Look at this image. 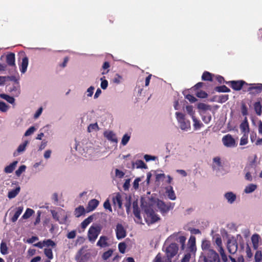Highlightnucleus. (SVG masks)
<instances>
[{
	"mask_svg": "<svg viewBox=\"0 0 262 262\" xmlns=\"http://www.w3.org/2000/svg\"><path fill=\"white\" fill-rule=\"evenodd\" d=\"M200 258L204 262H220V258L219 254L214 250L201 253Z\"/></svg>",
	"mask_w": 262,
	"mask_h": 262,
	"instance_id": "f257e3e1",
	"label": "nucleus"
},
{
	"mask_svg": "<svg viewBox=\"0 0 262 262\" xmlns=\"http://www.w3.org/2000/svg\"><path fill=\"white\" fill-rule=\"evenodd\" d=\"M145 215L144 216L146 223L148 224H152L160 220V217L155 211L150 207H146L144 209Z\"/></svg>",
	"mask_w": 262,
	"mask_h": 262,
	"instance_id": "f03ea898",
	"label": "nucleus"
},
{
	"mask_svg": "<svg viewBox=\"0 0 262 262\" xmlns=\"http://www.w3.org/2000/svg\"><path fill=\"white\" fill-rule=\"evenodd\" d=\"M245 172V178L248 181H252L253 180V174L254 177L256 175V165L255 161L253 160L246 165L244 168Z\"/></svg>",
	"mask_w": 262,
	"mask_h": 262,
	"instance_id": "7ed1b4c3",
	"label": "nucleus"
},
{
	"mask_svg": "<svg viewBox=\"0 0 262 262\" xmlns=\"http://www.w3.org/2000/svg\"><path fill=\"white\" fill-rule=\"evenodd\" d=\"M174 203L168 202L165 203L164 201L158 199L157 206L162 214H166L170 210L172 209L174 206Z\"/></svg>",
	"mask_w": 262,
	"mask_h": 262,
	"instance_id": "20e7f679",
	"label": "nucleus"
},
{
	"mask_svg": "<svg viewBox=\"0 0 262 262\" xmlns=\"http://www.w3.org/2000/svg\"><path fill=\"white\" fill-rule=\"evenodd\" d=\"M176 118L182 130H187L190 128V121L185 120V115L182 113H176Z\"/></svg>",
	"mask_w": 262,
	"mask_h": 262,
	"instance_id": "39448f33",
	"label": "nucleus"
},
{
	"mask_svg": "<svg viewBox=\"0 0 262 262\" xmlns=\"http://www.w3.org/2000/svg\"><path fill=\"white\" fill-rule=\"evenodd\" d=\"M244 92H249L252 95H256L262 92V83H248Z\"/></svg>",
	"mask_w": 262,
	"mask_h": 262,
	"instance_id": "423d86ee",
	"label": "nucleus"
},
{
	"mask_svg": "<svg viewBox=\"0 0 262 262\" xmlns=\"http://www.w3.org/2000/svg\"><path fill=\"white\" fill-rule=\"evenodd\" d=\"M86 248L82 247L77 252L75 255V260L77 262H86L89 259L90 254L86 252Z\"/></svg>",
	"mask_w": 262,
	"mask_h": 262,
	"instance_id": "0eeeda50",
	"label": "nucleus"
},
{
	"mask_svg": "<svg viewBox=\"0 0 262 262\" xmlns=\"http://www.w3.org/2000/svg\"><path fill=\"white\" fill-rule=\"evenodd\" d=\"M226 83L229 84V86L235 91H240L243 88L244 90L246 89V86L248 85V83L246 81L241 80H232L226 82Z\"/></svg>",
	"mask_w": 262,
	"mask_h": 262,
	"instance_id": "6e6552de",
	"label": "nucleus"
},
{
	"mask_svg": "<svg viewBox=\"0 0 262 262\" xmlns=\"http://www.w3.org/2000/svg\"><path fill=\"white\" fill-rule=\"evenodd\" d=\"M100 231L101 228L99 226H91L88 233L89 241L91 242L95 241L98 235L100 234Z\"/></svg>",
	"mask_w": 262,
	"mask_h": 262,
	"instance_id": "1a4fd4ad",
	"label": "nucleus"
},
{
	"mask_svg": "<svg viewBox=\"0 0 262 262\" xmlns=\"http://www.w3.org/2000/svg\"><path fill=\"white\" fill-rule=\"evenodd\" d=\"M224 145L228 147H233L236 146L235 139L230 134L224 136L222 138Z\"/></svg>",
	"mask_w": 262,
	"mask_h": 262,
	"instance_id": "9d476101",
	"label": "nucleus"
},
{
	"mask_svg": "<svg viewBox=\"0 0 262 262\" xmlns=\"http://www.w3.org/2000/svg\"><path fill=\"white\" fill-rule=\"evenodd\" d=\"M178 251V247L176 243H171L168 246L166 249L167 256L169 259H171L175 256Z\"/></svg>",
	"mask_w": 262,
	"mask_h": 262,
	"instance_id": "9b49d317",
	"label": "nucleus"
},
{
	"mask_svg": "<svg viewBox=\"0 0 262 262\" xmlns=\"http://www.w3.org/2000/svg\"><path fill=\"white\" fill-rule=\"evenodd\" d=\"M115 231L118 239H121L126 236V231L121 224L118 223L117 224Z\"/></svg>",
	"mask_w": 262,
	"mask_h": 262,
	"instance_id": "f8f14e48",
	"label": "nucleus"
},
{
	"mask_svg": "<svg viewBox=\"0 0 262 262\" xmlns=\"http://www.w3.org/2000/svg\"><path fill=\"white\" fill-rule=\"evenodd\" d=\"M227 249L228 252L233 254L235 253L238 249L237 243L236 240H229L227 243Z\"/></svg>",
	"mask_w": 262,
	"mask_h": 262,
	"instance_id": "ddd939ff",
	"label": "nucleus"
},
{
	"mask_svg": "<svg viewBox=\"0 0 262 262\" xmlns=\"http://www.w3.org/2000/svg\"><path fill=\"white\" fill-rule=\"evenodd\" d=\"M15 56L14 53H9L6 55V62L8 66L16 69Z\"/></svg>",
	"mask_w": 262,
	"mask_h": 262,
	"instance_id": "4468645a",
	"label": "nucleus"
},
{
	"mask_svg": "<svg viewBox=\"0 0 262 262\" xmlns=\"http://www.w3.org/2000/svg\"><path fill=\"white\" fill-rule=\"evenodd\" d=\"M104 137L112 142L117 143L118 142L116 134L112 130H106L103 133Z\"/></svg>",
	"mask_w": 262,
	"mask_h": 262,
	"instance_id": "2eb2a0df",
	"label": "nucleus"
},
{
	"mask_svg": "<svg viewBox=\"0 0 262 262\" xmlns=\"http://www.w3.org/2000/svg\"><path fill=\"white\" fill-rule=\"evenodd\" d=\"M201 248L203 250L202 253H205L213 250L210 241L206 239H204L202 241Z\"/></svg>",
	"mask_w": 262,
	"mask_h": 262,
	"instance_id": "dca6fc26",
	"label": "nucleus"
},
{
	"mask_svg": "<svg viewBox=\"0 0 262 262\" xmlns=\"http://www.w3.org/2000/svg\"><path fill=\"white\" fill-rule=\"evenodd\" d=\"M99 202L96 199H92L89 203L86 209L88 212L92 211L95 210L98 206Z\"/></svg>",
	"mask_w": 262,
	"mask_h": 262,
	"instance_id": "f3484780",
	"label": "nucleus"
},
{
	"mask_svg": "<svg viewBox=\"0 0 262 262\" xmlns=\"http://www.w3.org/2000/svg\"><path fill=\"white\" fill-rule=\"evenodd\" d=\"M188 249L190 252L194 253L196 251L195 238L191 236L188 241Z\"/></svg>",
	"mask_w": 262,
	"mask_h": 262,
	"instance_id": "a211bd4d",
	"label": "nucleus"
},
{
	"mask_svg": "<svg viewBox=\"0 0 262 262\" xmlns=\"http://www.w3.org/2000/svg\"><path fill=\"white\" fill-rule=\"evenodd\" d=\"M113 203L115 206L117 205L119 209L122 208V200L120 193H118L113 198Z\"/></svg>",
	"mask_w": 262,
	"mask_h": 262,
	"instance_id": "6ab92c4d",
	"label": "nucleus"
},
{
	"mask_svg": "<svg viewBox=\"0 0 262 262\" xmlns=\"http://www.w3.org/2000/svg\"><path fill=\"white\" fill-rule=\"evenodd\" d=\"M108 238L106 236H101L99 241L97 243V246L102 248L106 247L109 246L107 241Z\"/></svg>",
	"mask_w": 262,
	"mask_h": 262,
	"instance_id": "aec40b11",
	"label": "nucleus"
},
{
	"mask_svg": "<svg viewBox=\"0 0 262 262\" xmlns=\"http://www.w3.org/2000/svg\"><path fill=\"white\" fill-rule=\"evenodd\" d=\"M133 213L135 217L139 220H141L140 215V209L138 206V202L134 201L133 203Z\"/></svg>",
	"mask_w": 262,
	"mask_h": 262,
	"instance_id": "412c9836",
	"label": "nucleus"
},
{
	"mask_svg": "<svg viewBox=\"0 0 262 262\" xmlns=\"http://www.w3.org/2000/svg\"><path fill=\"white\" fill-rule=\"evenodd\" d=\"M28 65V58L25 56L22 59V62L20 66V71L22 73H25L26 71Z\"/></svg>",
	"mask_w": 262,
	"mask_h": 262,
	"instance_id": "4be33fe9",
	"label": "nucleus"
},
{
	"mask_svg": "<svg viewBox=\"0 0 262 262\" xmlns=\"http://www.w3.org/2000/svg\"><path fill=\"white\" fill-rule=\"evenodd\" d=\"M85 213V210L83 206H79L75 209L74 215L76 217H79Z\"/></svg>",
	"mask_w": 262,
	"mask_h": 262,
	"instance_id": "5701e85b",
	"label": "nucleus"
},
{
	"mask_svg": "<svg viewBox=\"0 0 262 262\" xmlns=\"http://www.w3.org/2000/svg\"><path fill=\"white\" fill-rule=\"evenodd\" d=\"M20 190V187L17 186L15 189L9 191L8 193V198L10 199L14 198L19 193Z\"/></svg>",
	"mask_w": 262,
	"mask_h": 262,
	"instance_id": "b1692460",
	"label": "nucleus"
},
{
	"mask_svg": "<svg viewBox=\"0 0 262 262\" xmlns=\"http://www.w3.org/2000/svg\"><path fill=\"white\" fill-rule=\"evenodd\" d=\"M259 240V236L257 234H254L251 237V241L253 244V247L255 250H256L258 248Z\"/></svg>",
	"mask_w": 262,
	"mask_h": 262,
	"instance_id": "393cba45",
	"label": "nucleus"
},
{
	"mask_svg": "<svg viewBox=\"0 0 262 262\" xmlns=\"http://www.w3.org/2000/svg\"><path fill=\"white\" fill-rule=\"evenodd\" d=\"M23 211V207H17L16 208V211L15 212L14 215L12 217V218L11 219V221L13 223L15 222L17 220V219H18V217L19 216V215L22 213Z\"/></svg>",
	"mask_w": 262,
	"mask_h": 262,
	"instance_id": "a878e982",
	"label": "nucleus"
},
{
	"mask_svg": "<svg viewBox=\"0 0 262 262\" xmlns=\"http://www.w3.org/2000/svg\"><path fill=\"white\" fill-rule=\"evenodd\" d=\"M213 75L211 73L208 71H205L202 76V79L203 81H213Z\"/></svg>",
	"mask_w": 262,
	"mask_h": 262,
	"instance_id": "bb28decb",
	"label": "nucleus"
},
{
	"mask_svg": "<svg viewBox=\"0 0 262 262\" xmlns=\"http://www.w3.org/2000/svg\"><path fill=\"white\" fill-rule=\"evenodd\" d=\"M17 164V161H13L12 163H11L8 166H7L5 168V172L7 173H11L13 171L14 169L15 168V167L16 166V164Z\"/></svg>",
	"mask_w": 262,
	"mask_h": 262,
	"instance_id": "cd10ccee",
	"label": "nucleus"
},
{
	"mask_svg": "<svg viewBox=\"0 0 262 262\" xmlns=\"http://www.w3.org/2000/svg\"><path fill=\"white\" fill-rule=\"evenodd\" d=\"M225 198L228 200L230 203H233L236 199V195L232 192H229L225 194Z\"/></svg>",
	"mask_w": 262,
	"mask_h": 262,
	"instance_id": "c85d7f7f",
	"label": "nucleus"
},
{
	"mask_svg": "<svg viewBox=\"0 0 262 262\" xmlns=\"http://www.w3.org/2000/svg\"><path fill=\"white\" fill-rule=\"evenodd\" d=\"M240 128L242 132H244V133L248 134L249 132V124L246 118H245V121L241 124Z\"/></svg>",
	"mask_w": 262,
	"mask_h": 262,
	"instance_id": "c756f323",
	"label": "nucleus"
},
{
	"mask_svg": "<svg viewBox=\"0 0 262 262\" xmlns=\"http://www.w3.org/2000/svg\"><path fill=\"white\" fill-rule=\"evenodd\" d=\"M166 193L169 199L171 200H175L176 199L175 193L171 186H170L169 189L166 190Z\"/></svg>",
	"mask_w": 262,
	"mask_h": 262,
	"instance_id": "7c9ffc66",
	"label": "nucleus"
},
{
	"mask_svg": "<svg viewBox=\"0 0 262 262\" xmlns=\"http://www.w3.org/2000/svg\"><path fill=\"white\" fill-rule=\"evenodd\" d=\"M254 110L258 116L261 114V105L260 102H256L253 104Z\"/></svg>",
	"mask_w": 262,
	"mask_h": 262,
	"instance_id": "2f4dec72",
	"label": "nucleus"
},
{
	"mask_svg": "<svg viewBox=\"0 0 262 262\" xmlns=\"http://www.w3.org/2000/svg\"><path fill=\"white\" fill-rule=\"evenodd\" d=\"M0 97L2 99H5L7 102L11 104H14L15 102V99L9 95H8L5 94H0Z\"/></svg>",
	"mask_w": 262,
	"mask_h": 262,
	"instance_id": "473e14b6",
	"label": "nucleus"
},
{
	"mask_svg": "<svg viewBox=\"0 0 262 262\" xmlns=\"http://www.w3.org/2000/svg\"><path fill=\"white\" fill-rule=\"evenodd\" d=\"M257 188V186L253 184H250L245 188L244 191L246 193H250L253 192Z\"/></svg>",
	"mask_w": 262,
	"mask_h": 262,
	"instance_id": "72a5a7b5",
	"label": "nucleus"
},
{
	"mask_svg": "<svg viewBox=\"0 0 262 262\" xmlns=\"http://www.w3.org/2000/svg\"><path fill=\"white\" fill-rule=\"evenodd\" d=\"M92 216H90L85 219L81 224V227L83 229H85L93 221Z\"/></svg>",
	"mask_w": 262,
	"mask_h": 262,
	"instance_id": "f704fd0d",
	"label": "nucleus"
},
{
	"mask_svg": "<svg viewBox=\"0 0 262 262\" xmlns=\"http://www.w3.org/2000/svg\"><path fill=\"white\" fill-rule=\"evenodd\" d=\"M214 90L217 92H230V90L227 88L226 85H221L216 86L214 88Z\"/></svg>",
	"mask_w": 262,
	"mask_h": 262,
	"instance_id": "c9c22d12",
	"label": "nucleus"
},
{
	"mask_svg": "<svg viewBox=\"0 0 262 262\" xmlns=\"http://www.w3.org/2000/svg\"><path fill=\"white\" fill-rule=\"evenodd\" d=\"M34 213V211L30 208H27L25 213L22 216L23 219H27L29 218Z\"/></svg>",
	"mask_w": 262,
	"mask_h": 262,
	"instance_id": "e433bc0d",
	"label": "nucleus"
},
{
	"mask_svg": "<svg viewBox=\"0 0 262 262\" xmlns=\"http://www.w3.org/2000/svg\"><path fill=\"white\" fill-rule=\"evenodd\" d=\"M44 254L46 256L48 257V260H51L53 258V252L51 249L45 248L44 249Z\"/></svg>",
	"mask_w": 262,
	"mask_h": 262,
	"instance_id": "4c0bfd02",
	"label": "nucleus"
},
{
	"mask_svg": "<svg viewBox=\"0 0 262 262\" xmlns=\"http://www.w3.org/2000/svg\"><path fill=\"white\" fill-rule=\"evenodd\" d=\"M192 119L194 122L193 126L194 129H199L203 126V124L201 123L200 121L199 120H198L195 116H192Z\"/></svg>",
	"mask_w": 262,
	"mask_h": 262,
	"instance_id": "58836bf2",
	"label": "nucleus"
},
{
	"mask_svg": "<svg viewBox=\"0 0 262 262\" xmlns=\"http://www.w3.org/2000/svg\"><path fill=\"white\" fill-rule=\"evenodd\" d=\"M135 164L136 165L137 168L146 169L147 168V166L145 164V163L142 160H141L136 161Z\"/></svg>",
	"mask_w": 262,
	"mask_h": 262,
	"instance_id": "ea45409f",
	"label": "nucleus"
},
{
	"mask_svg": "<svg viewBox=\"0 0 262 262\" xmlns=\"http://www.w3.org/2000/svg\"><path fill=\"white\" fill-rule=\"evenodd\" d=\"M197 107L198 109L206 111L208 110H210V106L209 105H207L204 103H199L198 104Z\"/></svg>",
	"mask_w": 262,
	"mask_h": 262,
	"instance_id": "a19ab883",
	"label": "nucleus"
},
{
	"mask_svg": "<svg viewBox=\"0 0 262 262\" xmlns=\"http://www.w3.org/2000/svg\"><path fill=\"white\" fill-rule=\"evenodd\" d=\"M1 252L2 254L5 255L8 253V248L5 242H2L1 244Z\"/></svg>",
	"mask_w": 262,
	"mask_h": 262,
	"instance_id": "79ce46f5",
	"label": "nucleus"
},
{
	"mask_svg": "<svg viewBox=\"0 0 262 262\" xmlns=\"http://www.w3.org/2000/svg\"><path fill=\"white\" fill-rule=\"evenodd\" d=\"M28 143H29V141L27 140H26L24 143H23L22 144H20L18 146V147L17 149V151L18 152H21L25 151L26 147L27 144H28Z\"/></svg>",
	"mask_w": 262,
	"mask_h": 262,
	"instance_id": "37998d69",
	"label": "nucleus"
},
{
	"mask_svg": "<svg viewBox=\"0 0 262 262\" xmlns=\"http://www.w3.org/2000/svg\"><path fill=\"white\" fill-rule=\"evenodd\" d=\"M43 243L45 246H46L47 247H51L54 248L56 246L55 243L51 239L44 240L43 241Z\"/></svg>",
	"mask_w": 262,
	"mask_h": 262,
	"instance_id": "c03bdc74",
	"label": "nucleus"
},
{
	"mask_svg": "<svg viewBox=\"0 0 262 262\" xmlns=\"http://www.w3.org/2000/svg\"><path fill=\"white\" fill-rule=\"evenodd\" d=\"M186 237L184 236H180L179 237L178 239H177L178 242L180 243L181 244V248L182 250H184L185 247V241H186Z\"/></svg>",
	"mask_w": 262,
	"mask_h": 262,
	"instance_id": "a18cd8bd",
	"label": "nucleus"
},
{
	"mask_svg": "<svg viewBox=\"0 0 262 262\" xmlns=\"http://www.w3.org/2000/svg\"><path fill=\"white\" fill-rule=\"evenodd\" d=\"M248 134L244 133L243 136L241 139L240 140V145H244L248 143Z\"/></svg>",
	"mask_w": 262,
	"mask_h": 262,
	"instance_id": "49530a36",
	"label": "nucleus"
},
{
	"mask_svg": "<svg viewBox=\"0 0 262 262\" xmlns=\"http://www.w3.org/2000/svg\"><path fill=\"white\" fill-rule=\"evenodd\" d=\"M113 252V251L112 249H109L107 251L104 252L102 256V258L104 260H107L112 256Z\"/></svg>",
	"mask_w": 262,
	"mask_h": 262,
	"instance_id": "de8ad7c7",
	"label": "nucleus"
},
{
	"mask_svg": "<svg viewBox=\"0 0 262 262\" xmlns=\"http://www.w3.org/2000/svg\"><path fill=\"white\" fill-rule=\"evenodd\" d=\"M9 108V106L5 102L3 101H0V111L2 112H6Z\"/></svg>",
	"mask_w": 262,
	"mask_h": 262,
	"instance_id": "09e8293b",
	"label": "nucleus"
},
{
	"mask_svg": "<svg viewBox=\"0 0 262 262\" xmlns=\"http://www.w3.org/2000/svg\"><path fill=\"white\" fill-rule=\"evenodd\" d=\"M130 138V136L128 134L124 135L121 140V144L124 146L126 145L129 141Z\"/></svg>",
	"mask_w": 262,
	"mask_h": 262,
	"instance_id": "8fccbe9b",
	"label": "nucleus"
},
{
	"mask_svg": "<svg viewBox=\"0 0 262 262\" xmlns=\"http://www.w3.org/2000/svg\"><path fill=\"white\" fill-rule=\"evenodd\" d=\"M195 95L198 97L200 98H206L208 97L207 93L203 91H198Z\"/></svg>",
	"mask_w": 262,
	"mask_h": 262,
	"instance_id": "3c124183",
	"label": "nucleus"
},
{
	"mask_svg": "<svg viewBox=\"0 0 262 262\" xmlns=\"http://www.w3.org/2000/svg\"><path fill=\"white\" fill-rule=\"evenodd\" d=\"M126 248V245L124 242L120 243L118 245L119 251L121 253H124Z\"/></svg>",
	"mask_w": 262,
	"mask_h": 262,
	"instance_id": "603ef678",
	"label": "nucleus"
},
{
	"mask_svg": "<svg viewBox=\"0 0 262 262\" xmlns=\"http://www.w3.org/2000/svg\"><path fill=\"white\" fill-rule=\"evenodd\" d=\"M26 166L24 165L19 166L18 169L16 170L15 174L17 176L19 177L20 174L25 171Z\"/></svg>",
	"mask_w": 262,
	"mask_h": 262,
	"instance_id": "864d4df0",
	"label": "nucleus"
},
{
	"mask_svg": "<svg viewBox=\"0 0 262 262\" xmlns=\"http://www.w3.org/2000/svg\"><path fill=\"white\" fill-rule=\"evenodd\" d=\"M262 258V253L260 251H257L254 255L255 262H260Z\"/></svg>",
	"mask_w": 262,
	"mask_h": 262,
	"instance_id": "5fc2aeb1",
	"label": "nucleus"
},
{
	"mask_svg": "<svg viewBox=\"0 0 262 262\" xmlns=\"http://www.w3.org/2000/svg\"><path fill=\"white\" fill-rule=\"evenodd\" d=\"M186 110L188 114L192 118L194 116V112L193 111V106L192 105H187L186 107Z\"/></svg>",
	"mask_w": 262,
	"mask_h": 262,
	"instance_id": "6e6d98bb",
	"label": "nucleus"
},
{
	"mask_svg": "<svg viewBox=\"0 0 262 262\" xmlns=\"http://www.w3.org/2000/svg\"><path fill=\"white\" fill-rule=\"evenodd\" d=\"M241 112L243 116H247L248 115V108L245 103H242L241 105Z\"/></svg>",
	"mask_w": 262,
	"mask_h": 262,
	"instance_id": "4d7b16f0",
	"label": "nucleus"
},
{
	"mask_svg": "<svg viewBox=\"0 0 262 262\" xmlns=\"http://www.w3.org/2000/svg\"><path fill=\"white\" fill-rule=\"evenodd\" d=\"M98 128V125L97 123L90 124L88 127V131L89 132H91L92 130H96Z\"/></svg>",
	"mask_w": 262,
	"mask_h": 262,
	"instance_id": "13d9d810",
	"label": "nucleus"
},
{
	"mask_svg": "<svg viewBox=\"0 0 262 262\" xmlns=\"http://www.w3.org/2000/svg\"><path fill=\"white\" fill-rule=\"evenodd\" d=\"M103 207L105 209H107L110 212H112V209L108 199H107L103 204Z\"/></svg>",
	"mask_w": 262,
	"mask_h": 262,
	"instance_id": "bf43d9fd",
	"label": "nucleus"
},
{
	"mask_svg": "<svg viewBox=\"0 0 262 262\" xmlns=\"http://www.w3.org/2000/svg\"><path fill=\"white\" fill-rule=\"evenodd\" d=\"M105 78V77H103L101 78V79H100V80L101 81V88L103 90L106 89L108 86V82L106 80L103 79V78Z\"/></svg>",
	"mask_w": 262,
	"mask_h": 262,
	"instance_id": "052dcab7",
	"label": "nucleus"
},
{
	"mask_svg": "<svg viewBox=\"0 0 262 262\" xmlns=\"http://www.w3.org/2000/svg\"><path fill=\"white\" fill-rule=\"evenodd\" d=\"M202 120L205 123L208 124L211 120V116L210 114H207L202 117Z\"/></svg>",
	"mask_w": 262,
	"mask_h": 262,
	"instance_id": "680f3d73",
	"label": "nucleus"
},
{
	"mask_svg": "<svg viewBox=\"0 0 262 262\" xmlns=\"http://www.w3.org/2000/svg\"><path fill=\"white\" fill-rule=\"evenodd\" d=\"M35 130L36 128L34 126H31L26 130V132L25 133V136H28L31 135L35 132Z\"/></svg>",
	"mask_w": 262,
	"mask_h": 262,
	"instance_id": "e2e57ef3",
	"label": "nucleus"
},
{
	"mask_svg": "<svg viewBox=\"0 0 262 262\" xmlns=\"http://www.w3.org/2000/svg\"><path fill=\"white\" fill-rule=\"evenodd\" d=\"M246 255L247 257L248 258H251L253 254L251 252V248L248 244L247 245L246 248Z\"/></svg>",
	"mask_w": 262,
	"mask_h": 262,
	"instance_id": "0e129e2a",
	"label": "nucleus"
},
{
	"mask_svg": "<svg viewBox=\"0 0 262 262\" xmlns=\"http://www.w3.org/2000/svg\"><path fill=\"white\" fill-rule=\"evenodd\" d=\"M185 98L188 100L190 102L193 103L196 101L197 99L193 95L188 94L185 96Z\"/></svg>",
	"mask_w": 262,
	"mask_h": 262,
	"instance_id": "69168bd1",
	"label": "nucleus"
},
{
	"mask_svg": "<svg viewBox=\"0 0 262 262\" xmlns=\"http://www.w3.org/2000/svg\"><path fill=\"white\" fill-rule=\"evenodd\" d=\"M191 254L189 253L185 254L183 258L181 259V262H188L190 260Z\"/></svg>",
	"mask_w": 262,
	"mask_h": 262,
	"instance_id": "338daca9",
	"label": "nucleus"
},
{
	"mask_svg": "<svg viewBox=\"0 0 262 262\" xmlns=\"http://www.w3.org/2000/svg\"><path fill=\"white\" fill-rule=\"evenodd\" d=\"M219 102L223 103L226 102L229 98L228 95H222L220 96Z\"/></svg>",
	"mask_w": 262,
	"mask_h": 262,
	"instance_id": "774afa93",
	"label": "nucleus"
}]
</instances>
